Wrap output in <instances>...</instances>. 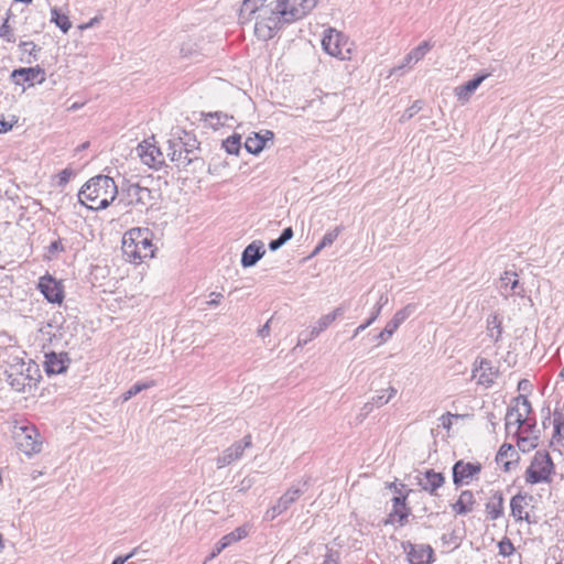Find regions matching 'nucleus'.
Masks as SVG:
<instances>
[{
    "instance_id": "1",
    "label": "nucleus",
    "mask_w": 564,
    "mask_h": 564,
    "mask_svg": "<svg viewBox=\"0 0 564 564\" xmlns=\"http://www.w3.org/2000/svg\"><path fill=\"white\" fill-rule=\"evenodd\" d=\"M260 0H256V6L251 4L249 0L243 1L239 12V20L241 23L254 20V32L261 40L272 39L275 30L280 29L285 23H292L291 19L285 17L284 4L282 0L272 1L270 3L261 4Z\"/></svg>"
},
{
    "instance_id": "2",
    "label": "nucleus",
    "mask_w": 564,
    "mask_h": 564,
    "mask_svg": "<svg viewBox=\"0 0 564 564\" xmlns=\"http://www.w3.org/2000/svg\"><path fill=\"white\" fill-rule=\"evenodd\" d=\"M118 188L115 181L107 175L90 178L79 191V202L93 210L108 207L116 198Z\"/></svg>"
},
{
    "instance_id": "3",
    "label": "nucleus",
    "mask_w": 564,
    "mask_h": 564,
    "mask_svg": "<svg viewBox=\"0 0 564 564\" xmlns=\"http://www.w3.org/2000/svg\"><path fill=\"white\" fill-rule=\"evenodd\" d=\"M152 232L149 228H132L122 237V252L129 261L138 262L153 258Z\"/></svg>"
},
{
    "instance_id": "4",
    "label": "nucleus",
    "mask_w": 564,
    "mask_h": 564,
    "mask_svg": "<svg viewBox=\"0 0 564 564\" xmlns=\"http://www.w3.org/2000/svg\"><path fill=\"white\" fill-rule=\"evenodd\" d=\"M531 412V404L530 402L523 398L519 397L516 400V404L508 409L506 414V429L508 432H514L519 434V440L522 442H525L529 440V435H522L528 434L529 430L532 429L530 424L527 423L528 415Z\"/></svg>"
},
{
    "instance_id": "5",
    "label": "nucleus",
    "mask_w": 564,
    "mask_h": 564,
    "mask_svg": "<svg viewBox=\"0 0 564 564\" xmlns=\"http://www.w3.org/2000/svg\"><path fill=\"white\" fill-rule=\"evenodd\" d=\"M554 474V464L549 453L538 451L528 466L524 479L527 484H549L552 481Z\"/></svg>"
},
{
    "instance_id": "6",
    "label": "nucleus",
    "mask_w": 564,
    "mask_h": 564,
    "mask_svg": "<svg viewBox=\"0 0 564 564\" xmlns=\"http://www.w3.org/2000/svg\"><path fill=\"white\" fill-rule=\"evenodd\" d=\"M11 432L15 446L26 456L39 454L42 451V437L34 425L14 424Z\"/></svg>"
},
{
    "instance_id": "7",
    "label": "nucleus",
    "mask_w": 564,
    "mask_h": 564,
    "mask_svg": "<svg viewBox=\"0 0 564 564\" xmlns=\"http://www.w3.org/2000/svg\"><path fill=\"white\" fill-rule=\"evenodd\" d=\"M352 46V42L341 32L333 28L325 30L322 39V47L326 54L340 61H349L351 58Z\"/></svg>"
},
{
    "instance_id": "8",
    "label": "nucleus",
    "mask_w": 564,
    "mask_h": 564,
    "mask_svg": "<svg viewBox=\"0 0 564 564\" xmlns=\"http://www.w3.org/2000/svg\"><path fill=\"white\" fill-rule=\"evenodd\" d=\"M482 465L479 462L457 460L453 466V482L456 487L468 486L478 480Z\"/></svg>"
},
{
    "instance_id": "9",
    "label": "nucleus",
    "mask_w": 564,
    "mask_h": 564,
    "mask_svg": "<svg viewBox=\"0 0 564 564\" xmlns=\"http://www.w3.org/2000/svg\"><path fill=\"white\" fill-rule=\"evenodd\" d=\"M152 199L151 191L138 184H128L122 188L119 202L126 206L145 207Z\"/></svg>"
},
{
    "instance_id": "10",
    "label": "nucleus",
    "mask_w": 564,
    "mask_h": 564,
    "mask_svg": "<svg viewBox=\"0 0 564 564\" xmlns=\"http://www.w3.org/2000/svg\"><path fill=\"white\" fill-rule=\"evenodd\" d=\"M141 161L150 167H160L165 163V152L156 145L154 138L144 140L137 148Z\"/></svg>"
},
{
    "instance_id": "11",
    "label": "nucleus",
    "mask_w": 564,
    "mask_h": 564,
    "mask_svg": "<svg viewBox=\"0 0 564 564\" xmlns=\"http://www.w3.org/2000/svg\"><path fill=\"white\" fill-rule=\"evenodd\" d=\"M499 376V370L490 360L477 359L473 367V378L485 388L491 387Z\"/></svg>"
},
{
    "instance_id": "12",
    "label": "nucleus",
    "mask_w": 564,
    "mask_h": 564,
    "mask_svg": "<svg viewBox=\"0 0 564 564\" xmlns=\"http://www.w3.org/2000/svg\"><path fill=\"white\" fill-rule=\"evenodd\" d=\"M25 364L22 361L20 365H13L8 375L9 383L13 390L18 392H25L28 389H32L34 386V379L31 375H24L23 368ZM33 366L26 367V372L30 373Z\"/></svg>"
},
{
    "instance_id": "13",
    "label": "nucleus",
    "mask_w": 564,
    "mask_h": 564,
    "mask_svg": "<svg viewBox=\"0 0 564 564\" xmlns=\"http://www.w3.org/2000/svg\"><path fill=\"white\" fill-rule=\"evenodd\" d=\"M193 151L185 148L181 140H169L165 159L169 158L178 167H186L193 162Z\"/></svg>"
},
{
    "instance_id": "14",
    "label": "nucleus",
    "mask_w": 564,
    "mask_h": 564,
    "mask_svg": "<svg viewBox=\"0 0 564 564\" xmlns=\"http://www.w3.org/2000/svg\"><path fill=\"white\" fill-rule=\"evenodd\" d=\"M251 446V440L249 436L245 437L242 441L232 444L230 447L226 448L217 458L216 465L217 468H224L231 463L240 459L243 455L246 448Z\"/></svg>"
},
{
    "instance_id": "15",
    "label": "nucleus",
    "mask_w": 564,
    "mask_h": 564,
    "mask_svg": "<svg viewBox=\"0 0 564 564\" xmlns=\"http://www.w3.org/2000/svg\"><path fill=\"white\" fill-rule=\"evenodd\" d=\"M415 305L409 304L405 307L399 310L389 321L383 330L377 336L380 344L386 343L399 328V326L414 312Z\"/></svg>"
},
{
    "instance_id": "16",
    "label": "nucleus",
    "mask_w": 564,
    "mask_h": 564,
    "mask_svg": "<svg viewBox=\"0 0 564 564\" xmlns=\"http://www.w3.org/2000/svg\"><path fill=\"white\" fill-rule=\"evenodd\" d=\"M284 4L285 17L291 19L292 22L304 18L317 4L318 0H282Z\"/></svg>"
},
{
    "instance_id": "17",
    "label": "nucleus",
    "mask_w": 564,
    "mask_h": 564,
    "mask_svg": "<svg viewBox=\"0 0 564 564\" xmlns=\"http://www.w3.org/2000/svg\"><path fill=\"white\" fill-rule=\"evenodd\" d=\"M39 289L51 303L61 304L64 300V290L61 282L51 275H45L40 279Z\"/></svg>"
},
{
    "instance_id": "18",
    "label": "nucleus",
    "mask_w": 564,
    "mask_h": 564,
    "mask_svg": "<svg viewBox=\"0 0 564 564\" xmlns=\"http://www.w3.org/2000/svg\"><path fill=\"white\" fill-rule=\"evenodd\" d=\"M301 495L302 491L297 488L289 489L283 496L279 498L276 503L267 511L265 519L273 520L278 516L285 512L291 507V505L300 498Z\"/></svg>"
},
{
    "instance_id": "19",
    "label": "nucleus",
    "mask_w": 564,
    "mask_h": 564,
    "mask_svg": "<svg viewBox=\"0 0 564 564\" xmlns=\"http://www.w3.org/2000/svg\"><path fill=\"white\" fill-rule=\"evenodd\" d=\"M11 77L17 85L29 83L32 86L35 82L42 84L45 80L44 70L39 66L14 69Z\"/></svg>"
},
{
    "instance_id": "20",
    "label": "nucleus",
    "mask_w": 564,
    "mask_h": 564,
    "mask_svg": "<svg viewBox=\"0 0 564 564\" xmlns=\"http://www.w3.org/2000/svg\"><path fill=\"white\" fill-rule=\"evenodd\" d=\"M489 77L488 73L479 74L474 79L454 88V96L462 104H467L481 83Z\"/></svg>"
},
{
    "instance_id": "21",
    "label": "nucleus",
    "mask_w": 564,
    "mask_h": 564,
    "mask_svg": "<svg viewBox=\"0 0 564 564\" xmlns=\"http://www.w3.org/2000/svg\"><path fill=\"white\" fill-rule=\"evenodd\" d=\"M264 254V243L261 240H253L242 251L241 265L243 268L253 267Z\"/></svg>"
},
{
    "instance_id": "22",
    "label": "nucleus",
    "mask_w": 564,
    "mask_h": 564,
    "mask_svg": "<svg viewBox=\"0 0 564 564\" xmlns=\"http://www.w3.org/2000/svg\"><path fill=\"white\" fill-rule=\"evenodd\" d=\"M408 558L410 564H431L433 562V549L424 544H410Z\"/></svg>"
},
{
    "instance_id": "23",
    "label": "nucleus",
    "mask_w": 564,
    "mask_h": 564,
    "mask_svg": "<svg viewBox=\"0 0 564 564\" xmlns=\"http://www.w3.org/2000/svg\"><path fill=\"white\" fill-rule=\"evenodd\" d=\"M343 313V307H336L333 312L319 317L315 325L312 327L310 336L303 339V344H306L312 338L317 337L321 333L327 329L338 317H340Z\"/></svg>"
},
{
    "instance_id": "24",
    "label": "nucleus",
    "mask_w": 564,
    "mask_h": 564,
    "mask_svg": "<svg viewBox=\"0 0 564 564\" xmlns=\"http://www.w3.org/2000/svg\"><path fill=\"white\" fill-rule=\"evenodd\" d=\"M476 498L473 491L463 490L455 503L452 505V511L456 516H465L474 511Z\"/></svg>"
},
{
    "instance_id": "25",
    "label": "nucleus",
    "mask_w": 564,
    "mask_h": 564,
    "mask_svg": "<svg viewBox=\"0 0 564 564\" xmlns=\"http://www.w3.org/2000/svg\"><path fill=\"white\" fill-rule=\"evenodd\" d=\"M503 495L501 491H495L485 506L486 517L489 520H497L503 516Z\"/></svg>"
},
{
    "instance_id": "26",
    "label": "nucleus",
    "mask_w": 564,
    "mask_h": 564,
    "mask_svg": "<svg viewBox=\"0 0 564 564\" xmlns=\"http://www.w3.org/2000/svg\"><path fill=\"white\" fill-rule=\"evenodd\" d=\"M444 481V476L441 473L427 470L424 476L420 478L419 484L423 490L434 494L440 487L443 486Z\"/></svg>"
},
{
    "instance_id": "27",
    "label": "nucleus",
    "mask_w": 564,
    "mask_h": 564,
    "mask_svg": "<svg viewBox=\"0 0 564 564\" xmlns=\"http://www.w3.org/2000/svg\"><path fill=\"white\" fill-rule=\"evenodd\" d=\"M45 368L47 373L58 375L66 370V356L55 352L45 356Z\"/></svg>"
},
{
    "instance_id": "28",
    "label": "nucleus",
    "mask_w": 564,
    "mask_h": 564,
    "mask_svg": "<svg viewBox=\"0 0 564 564\" xmlns=\"http://www.w3.org/2000/svg\"><path fill=\"white\" fill-rule=\"evenodd\" d=\"M525 496L518 494L512 497L510 501L511 514L516 521H522L529 519V513L525 511Z\"/></svg>"
},
{
    "instance_id": "29",
    "label": "nucleus",
    "mask_w": 564,
    "mask_h": 564,
    "mask_svg": "<svg viewBox=\"0 0 564 564\" xmlns=\"http://www.w3.org/2000/svg\"><path fill=\"white\" fill-rule=\"evenodd\" d=\"M387 303H388V296L386 294H381L371 312V318H368L364 324L359 325L355 329L352 338L357 337L361 332H364L366 328H368L378 318L382 307Z\"/></svg>"
},
{
    "instance_id": "30",
    "label": "nucleus",
    "mask_w": 564,
    "mask_h": 564,
    "mask_svg": "<svg viewBox=\"0 0 564 564\" xmlns=\"http://www.w3.org/2000/svg\"><path fill=\"white\" fill-rule=\"evenodd\" d=\"M517 456V453L512 445L503 444L496 456V460L498 464L503 465L505 470H510V465L514 460V457Z\"/></svg>"
},
{
    "instance_id": "31",
    "label": "nucleus",
    "mask_w": 564,
    "mask_h": 564,
    "mask_svg": "<svg viewBox=\"0 0 564 564\" xmlns=\"http://www.w3.org/2000/svg\"><path fill=\"white\" fill-rule=\"evenodd\" d=\"M487 334L497 343L502 335V321L498 314H492L487 319Z\"/></svg>"
},
{
    "instance_id": "32",
    "label": "nucleus",
    "mask_w": 564,
    "mask_h": 564,
    "mask_svg": "<svg viewBox=\"0 0 564 564\" xmlns=\"http://www.w3.org/2000/svg\"><path fill=\"white\" fill-rule=\"evenodd\" d=\"M13 355L19 351V348L15 346V341L8 336L7 334H0V360L3 362H9L7 359L8 352Z\"/></svg>"
},
{
    "instance_id": "33",
    "label": "nucleus",
    "mask_w": 564,
    "mask_h": 564,
    "mask_svg": "<svg viewBox=\"0 0 564 564\" xmlns=\"http://www.w3.org/2000/svg\"><path fill=\"white\" fill-rule=\"evenodd\" d=\"M236 121L234 115H228L223 111L209 112L206 115V121L214 128H218L220 126L229 124V121Z\"/></svg>"
},
{
    "instance_id": "34",
    "label": "nucleus",
    "mask_w": 564,
    "mask_h": 564,
    "mask_svg": "<svg viewBox=\"0 0 564 564\" xmlns=\"http://www.w3.org/2000/svg\"><path fill=\"white\" fill-rule=\"evenodd\" d=\"M249 529L247 525H241L235 529L232 532L224 535L220 539L221 546L228 547L235 542H238L248 535Z\"/></svg>"
},
{
    "instance_id": "35",
    "label": "nucleus",
    "mask_w": 564,
    "mask_h": 564,
    "mask_svg": "<svg viewBox=\"0 0 564 564\" xmlns=\"http://www.w3.org/2000/svg\"><path fill=\"white\" fill-rule=\"evenodd\" d=\"M501 286L508 288L510 286V290L513 291L514 294H521L523 292V289H519V280L517 279V274L514 272H505L503 275L500 278Z\"/></svg>"
},
{
    "instance_id": "36",
    "label": "nucleus",
    "mask_w": 564,
    "mask_h": 564,
    "mask_svg": "<svg viewBox=\"0 0 564 564\" xmlns=\"http://www.w3.org/2000/svg\"><path fill=\"white\" fill-rule=\"evenodd\" d=\"M153 386H154L153 381H150V382H137L135 384H133L128 391H126L121 395L122 402H127L128 400H130L132 397L137 395L141 391H143L145 389H149V388H151Z\"/></svg>"
},
{
    "instance_id": "37",
    "label": "nucleus",
    "mask_w": 564,
    "mask_h": 564,
    "mask_svg": "<svg viewBox=\"0 0 564 564\" xmlns=\"http://www.w3.org/2000/svg\"><path fill=\"white\" fill-rule=\"evenodd\" d=\"M52 22H54L64 33H66L72 24L69 22V19L65 14L58 13L56 9H52Z\"/></svg>"
},
{
    "instance_id": "38",
    "label": "nucleus",
    "mask_w": 564,
    "mask_h": 564,
    "mask_svg": "<svg viewBox=\"0 0 564 564\" xmlns=\"http://www.w3.org/2000/svg\"><path fill=\"white\" fill-rule=\"evenodd\" d=\"M245 147L248 152L258 154L264 149V143L253 134L246 139Z\"/></svg>"
},
{
    "instance_id": "39",
    "label": "nucleus",
    "mask_w": 564,
    "mask_h": 564,
    "mask_svg": "<svg viewBox=\"0 0 564 564\" xmlns=\"http://www.w3.org/2000/svg\"><path fill=\"white\" fill-rule=\"evenodd\" d=\"M395 394L397 389L393 387H389L388 389L382 390L376 398H373V404H376L377 406L387 404Z\"/></svg>"
},
{
    "instance_id": "40",
    "label": "nucleus",
    "mask_w": 564,
    "mask_h": 564,
    "mask_svg": "<svg viewBox=\"0 0 564 564\" xmlns=\"http://www.w3.org/2000/svg\"><path fill=\"white\" fill-rule=\"evenodd\" d=\"M430 48L431 46L427 42L421 43L419 46H416L409 53V59H414V62H419L425 56Z\"/></svg>"
},
{
    "instance_id": "41",
    "label": "nucleus",
    "mask_w": 564,
    "mask_h": 564,
    "mask_svg": "<svg viewBox=\"0 0 564 564\" xmlns=\"http://www.w3.org/2000/svg\"><path fill=\"white\" fill-rule=\"evenodd\" d=\"M240 141L241 138L239 135H232L226 139L224 147L229 154H238L240 150Z\"/></svg>"
},
{
    "instance_id": "42",
    "label": "nucleus",
    "mask_w": 564,
    "mask_h": 564,
    "mask_svg": "<svg viewBox=\"0 0 564 564\" xmlns=\"http://www.w3.org/2000/svg\"><path fill=\"white\" fill-rule=\"evenodd\" d=\"M340 231L341 227H336L333 230L326 232L319 242V248H325L333 245L334 241L338 238Z\"/></svg>"
},
{
    "instance_id": "43",
    "label": "nucleus",
    "mask_w": 564,
    "mask_h": 564,
    "mask_svg": "<svg viewBox=\"0 0 564 564\" xmlns=\"http://www.w3.org/2000/svg\"><path fill=\"white\" fill-rule=\"evenodd\" d=\"M422 109V101L416 100L411 107H409L401 116L400 121L405 122L414 117Z\"/></svg>"
},
{
    "instance_id": "44",
    "label": "nucleus",
    "mask_w": 564,
    "mask_h": 564,
    "mask_svg": "<svg viewBox=\"0 0 564 564\" xmlns=\"http://www.w3.org/2000/svg\"><path fill=\"white\" fill-rule=\"evenodd\" d=\"M499 554L507 557L510 556L514 552V546L512 542L505 538L498 543Z\"/></svg>"
},
{
    "instance_id": "45",
    "label": "nucleus",
    "mask_w": 564,
    "mask_h": 564,
    "mask_svg": "<svg viewBox=\"0 0 564 564\" xmlns=\"http://www.w3.org/2000/svg\"><path fill=\"white\" fill-rule=\"evenodd\" d=\"M0 36L7 42H14V35L11 31L8 20H6L4 23L0 26Z\"/></svg>"
},
{
    "instance_id": "46",
    "label": "nucleus",
    "mask_w": 564,
    "mask_h": 564,
    "mask_svg": "<svg viewBox=\"0 0 564 564\" xmlns=\"http://www.w3.org/2000/svg\"><path fill=\"white\" fill-rule=\"evenodd\" d=\"M20 48L24 54L35 55L36 44L32 41L22 42Z\"/></svg>"
},
{
    "instance_id": "47",
    "label": "nucleus",
    "mask_w": 564,
    "mask_h": 564,
    "mask_svg": "<svg viewBox=\"0 0 564 564\" xmlns=\"http://www.w3.org/2000/svg\"><path fill=\"white\" fill-rule=\"evenodd\" d=\"M254 135L261 141H263L264 147L267 145L268 142H272L274 137L273 132L270 130H262L260 132H256Z\"/></svg>"
},
{
    "instance_id": "48",
    "label": "nucleus",
    "mask_w": 564,
    "mask_h": 564,
    "mask_svg": "<svg viewBox=\"0 0 564 564\" xmlns=\"http://www.w3.org/2000/svg\"><path fill=\"white\" fill-rule=\"evenodd\" d=\"M453 417H458V415H454V414H451V413H446V414H443L441 417H440V422H441V426L447 431L451 430V426H452V419Z\"/></svg>"
},
{
    "instance_id": "49",
    "label": "nucleus",
    "mask_w": 564,
    "mask_h": 564,
    "mask_svg": "<svg viewBox=\"0 0 564 564\" xmlns=\"http://www.w3.org/2000/svg\"><path fill=\"white\" fill-rule=\"evenodd\" d=\"M210 300L207 301V305L208 306H217L219 305L221 299H223V294L221 293H218V292H212L210 293Z\"/></svg>"
},
{
    "instance_id": "50",
    "label": "nucleus",
    "mask_w": 564,
    "mask_h": 564,
    "mask_svg": "<svg viewBox=\"0 0 564 564\" xmlns=\"http://www.w3.org/2000/svg\"><path fill=\"white\" fill-rule=\"evenodd\" d=\"M285 242L279 237L278 239L271 240L269 243V248L272 251L278 250L281 248Z\"/></svg>"
},
{
    "instance_id": "51",
    "label": "nucleus",
    "mask_w": 564,
    "mask_h": 564,
    "mask_svg": "<svg viewBox=\"0 0 564 564\" xmlns=\"http://www.w3.org/2000/svg\"><path fill=\"white\" fill-rule=\"evenodd\" d=\"M13 124L6 121L4 118H0V133L8 132L12 129Z\"/></svg>"
},
{
    "instance_id": "52",
    "label": "nucleus",
    "mask_w": 564,
    "mask_h": 564,
    "mask_svg": "<svg viewBox=\"0 0 564 564\" xmlns=\"http://www.w3.org/2000/svg\"><path fill=\"white\" fill-rule=\"evenodd\" d=\"M293 237V230L291 227L285 228L280 238L286 243Z\"/></svg>"
},
{
    "instance_id": "53",
    "label": "nucleus",
    "mask_w": 564,
    "mask_h": 564,
    "mask_svg": "<svg viewBox=\"0 0 564 564\" xmlns=\"http://www.w3.org/2000/svg\"><path fill=\"white\" fill-rule=\"evenodd\" d=\"M135 551H132L126 556H118L113 560L112 564H124L129 558H131L134 555Z\"/></svg>"
},
{
    "instance_id": "54",
    "label": "nucleus",
    "mask_w": 564,
    "mask_h": 564,
    "mask_svg": "<svg viewBox=\"0 0 564 564\" xmlns=\"http://www.w3.org/2000/svg\"><path fill=\"white\" fill-rule=\"evenodd\" d=\"M226 546H221V542L219 541L216 545H215V549L213 550V552L210 553L209 555V560L216 557L223 550H225Z\"/></svg>"
},
{
    "instance_id": "55",
    "label": "nucleus",
    "mask_w": 564,
    "mask_h": 564,
    "mask_svg": "<svg viewBox=\"0 0 564 564\" xmlns=\"http://www.w3.org/2000/svg\"><path fill=\"white\" fill-rule=\"evenodd\" d=\"M48 250H50L51 252H54V251H61V250H63V246H62V243H61V241H59V240H55V241H53V242L50 245Z\"/></svg>"
},
{
    "instance_id": "56",
    "label": "nucleus",
    "mask_w": 564,
    "mask_h": 564,
    "mask_svg": "<svg viewBox=\"0 0 564 564\" xmlns=\"http://www.w3.org/2000/svg\"><path fill=\"white\" fill-rule=\"evenodd\" d=\"M270 333L269 323L264 324L258 332L259 336L267 337Z\"/></svg>"
},
{
    "instance_id": "57",
    "label": "nucleus",
    "mask_w": 564,
    "mask_h": 564,
    "mask_svg": "<svg viewBox=\"0 0 564 564\" xmlns=\"http://www.w3.org/2000/svg\"><path fill=\"white\" fill-rule=\"evenodd\" d=\"M411 62H414V59H409V54H408V55L404 57L403 64H402V65H400V66H398V67H395V68H393V69H392V73H395V72H398V70H400V69H402L403 67H405L406 65H409Z\"/></svg>"
},
{
    "instance_id": "58",
    "label": "nucleus",
    "mask_w": 564,
    "mask_h": 564,
    "mask_svg": "<svg viewBox=\"0 0 564 564\" xmlns=\"http://www.w3.org/2000/svg\"><path fill=\"white\" fill-rule=\"evenodd\" d=\"M70 176V172L68 170H64L59 174L61 183H66Z\"/></svg>"
},
{
    "instance_id": "59",
    "label": "nucleus",
    "mask_w": 564,
    "mask_h": 564,
    "mask_svg": "<svg viewBox=\"0 0 564 564\" xmlns=\"http://www.w3.org/2000/svg\"><path fill=\"white\" fill-rule=\"evenodd\" d=\"M393 502H394L395 512H399L398 511L399 506L404 507V498L395 497V498H393Z\"/></svg>"
},
{
    "instance_id": "60",
    "label": "nucleus",
    "mask_w": 564,
    "mask_h": 564,
    "mask_svg": "<svg viewBox=\"0 0 564 564\" xmlns=\"http://www.w3.org/2000/svg\"><path fill=\"white\" fill-rule=\"evenodd\" d=\"M3 549H4V541H3L2 534L0 533V553L2 552Z\"/></svg>"
},
{
    "instance_id": "61",
    "label": "nucleus",
    "mask_w": 564,
    "mask_h": 564,
    "mask_svg": "<svg viewBox=\"0 0 564 564\" xmlns=\"http://www.w3.org/2000/svg\"><path fill=\"white\" fill-rule=\"evenodd\" d=\"M323 248H319V243L316 246V248L313 251V256L317 254Z\"/></svg>"
},
{
    "instance_id": "62",
    "label": "nucleus",
    "mask_w": 564,
    "mask_h": 564,
    "mask_svg": "<svg viewBox=\"0 0 564 564\" xmlns=\"http://www.w3.org/2000/svg\"><path fill=\"white\" fill-rule=\"evenodd\" d=\"M95 21H96V19L91 20L89 23H87V24L83 25L82 28H83V29L89 28V26L94 25V22H95Z\"/></svg>"
},
{
    "instance_id": "63",
    "label": "nucleus",
    "mask_w": 564,
    "mask_h": 564,
    "mask_svg": "<svg viewBox=\"0 0 564 564\" xmlns=\"http://www.w3.org/2000/svg\"><path fill=\"white\" fill-rule=\"evenodd\" d=\"M323 564H336V562L332 558H327Z\"/></svg>"
},
{
    "instance_id": "64",
    "label": "nucleus",
    "mask_w": 564,
    "mask_h": 564,
    "mask_svg": "<svg viewBox=\"0 0 564 564\" xmlns=\"http://www.w3.org/2000/svg\"><path fill=\"white\" fill-rule=\"evenodd\" d=\"M561 377L564 379V368L561 371Z\"/></svg>"
}]
</instances>
